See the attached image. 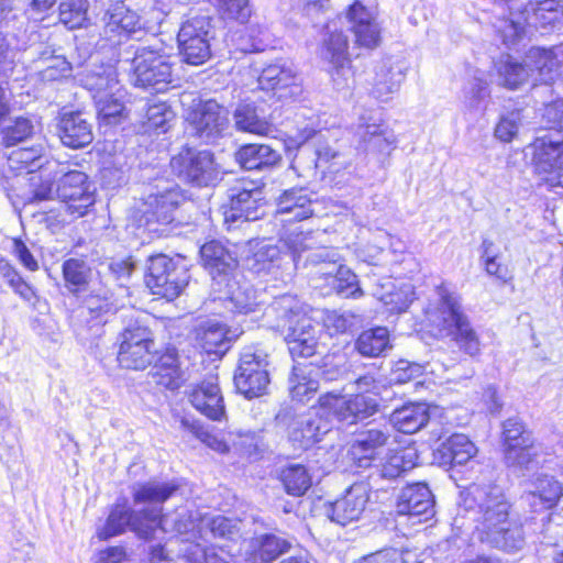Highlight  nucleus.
Returning a JSON list of instances; mask_svg holds the SVG:
<instances>
[{
    "label": "nucleus",
    "instance_id": "f257e3e1",
    "mask_svg": "<svg viewBox=\"0 0 563 563\" xmlns=\"http://www.w3.org/2000/svg\"><path fill=\"white\" fill-rule=\"evenodd\" d=\"M511 505L498 486L472 484L461 493L455 525L466 519L474 523V534L482 542L507 552L525 544L521 526L510 519Z\"/></svg>",
    "mask_w": 563,
    "mask_h": 563
},
{
    "label": "nucleus",
    "instance_id": "f03ea898",
    "mask_svg": "<svg viewBox=\"0 0 563 563\" xmlns=\"http://www.w3.org/2000/svg\"><path fill=\"white\" fill-rule=\"evenodd\" d=\"M426 322L441 338H449L465 354L474 357L481 353V340L465 314L461 297L448 284L434 289V298L423 308Z\"/></svg>",
    "mask_w": 563,
    "mask_h": 563
},
{
    "label": "nucleus",
    "instance_id": "7ed1b4c3",
    "mask_svg": "<svg viewBox=\"0 0 563 563\" xmlns=\"http://www.w3.org/2000/svg\"><path fill=\"white\" fill-rule=\"evenodd\" d=\"M285 331V340L292 358H307L320 354L322 331L307 313L306 308L295 297L284 295L273 303Z\"/></svg>",
    "mask_w": 563,
    "mask_h": 563
},
{
    "label": "nucleus",
    "instance_id": "20e7f679",
    "mask_svg": "<svg viewBox=\"0 0 563 563\" xmlns=\"http://www.w3.org/2000/svg\"><path fill=\"white\" fill-rule=\"evenodd\" d=\"M300 81L292 63L278 59L262 70L256 86L250 89L252 96L244 99V106L269 101H297L302 92Z\"/></svg>",
    "mask_w": 563,
    "mask_h": 563
},
{
    "label": "nucleus",
    "instance_id": "39448f33",
    "mask_svg": "<svg viewBox=\"0 0 563 563\" xmlns=\"http://www.w3.org/2000/svg\"><path fill=\"white\" fill-rule=\"evenodd\" d=\"M533 172L552 187L563 186V135L559 131L537 136L526 146Z\"/></svg>",
    "mask_w": 563,
    "mask_h": 563
},
{
    "label": "nucleus",
    "instance_id": "423d86ee",
    "mask_svg": "<svg viewBox=\"0 0 563 563\" xmlns=\"http://www.w3.org/2000/svg\"><path fill=\"white\" fill-rule=\"evenodd\" d=\"M189 274L184 265L173 258L158 254L151 256L145 275V284L152 294L173 300L188 285Z\"/></svg>",
    "mask_w": 563,
    "mask_h": 563
},
{
    "label": "nucleus",
    "instance_id": "0eeeda50",
    "mask_svg": "<svg viewBox=\"0 0 563 563\" xmlns=\"http://www.w3.org/2000/svg\"><path fill=\"white\" fill-rule=\"evenodd\" d=\"M174 173L183 180L198 187L214 185L220 180V168L210 151L184 146L170 159Z\"/></svg>",
    "mask_w": 563,
    "mask_h": 563
},
{
    "label": "nucleus",
    "instance_id": "6e6552de",
    "mask_svg": "<svg viewBox=\"0 0 563 563\" xmlns=\"http://www.w3.org/2000/svg\"><path fill=\"white\" fill-rule=\"evenodd\" d=\"M214 38V26L209 15H194L183 22L177 41L186 63L203 64L211 55L210 42Z\"/></svg>",
    "mask_w": 563,
    "mask_h": 563
},
{
    "label": "nucleus",
    "instance_id": "1a4fd4ad",
    "mask_svg": "<svg viewBox=\"0 0 563 563\" xmlns=\"http://www.w3.org/2000/svg\"><path fill=\"white\" fill-rule=\"evenodd\" d=\"M170 56L152 47H141L133 58L132 81L155 92L166 90L172 78Z\"/></svg>",
    "mask_w": 563,
    "mask_h": 563
},
{
    "label": "nucleus",
    "instance_id": "9d476101",
    "mask_svg": "<svg viewBox=\"0 0 563 563\" xmlns=\"http://www.w3.org/2000/svg\"><path fill=\"white\" fill-rule=\"evenodd\" d=\"M158 517L159 509L156 507L136 512L117 506L111 510L104 526L98 530V537L107 540L123 533L129 527L140 539L152 541L155 539L154 523Z\"/></svg>",
    "mask_w": 563,
    "mask_h": 563
},
{
    "label": "nucleus",
    "instance_id": "9b49d317",
    "mask_svg": "<svg viewBox=\"0 0 563 563\" xmlns=\"http://www.w3.org/2000/svg\"><path fill=\"white\" fill-rule=\"evenodd\" d=\"M267 354L252 347L245 349L234 375V384L239 393L246 398L262 396L269 384Z\"/></svg>",
    "mask_w": 563,
    "mask_h": 563
},
{
    "label": "nucleus",
    "instance_id": "f8f14e48",
    "mask_svg": "<svg viewBox=\"0 0 563 563\" xmlns=\"http://www.w3.org/2000/svg\"><path fill=\"white\" fill-rule=\"evenodd\" d=\"M320 55L331 65L330 74L338 90L350 88L353 84V71L349 58V42L343 32L338 31L335 23L327 25Z\"/></svg>",
    "mask_w": 563,
    "mask_h": 563
},
{
    "label": "nucleus",
    "instance_id": "ddd939ff",
    "mask_svg": "<svg viewBox=\"0 0 563 563\" xmlns=\"http://www.w3.org/2000/svg\"><path fill=\"white\" fill-rule=\"evenodd\" d=\"M321 415L336 418L349 424L366 419L378 410V398L366 394H356L350 398L328 393L319 398Z\"/></svg>",
    "mask_w": 563,
    "mask_h": 563
},
{
    "label": "nucleus",
    "instance_id": "4468645a",
    "mask_svg": "<svg viewBox=\"0 0 563 563\" xmlns=\"http://www.w3.org/2000/svg\"><path fill=\"white\" fill-rule=\"evenodd\" d=\"M56 192L60 208L75 218L82 217L95 202L87 176L80 170L65 173L59 179Z\"/></svg>",
    "mask_w": 563,
    "mask_h": 563
},
{
    "label": "nucleus",
    "instance_id": "2eb2a0df",
    "mask_svg": "<svg viewBox=\"0 0 563 563\" xmlns=\"http://www.w3.org/2000/svg\"><path fill=\"white\" fill-rule=\"evenodd\" d=\"M187 397L192 407L213 421L225 418V405L216 376H210L190 387Z\"/></svg>",
    "mask_w": 563,
    "mask_h": 563
},
{
    "label": "nucleus",
    "instance_id": "dca6fc26",
    "mask_svg": "<svg viewBox=\"0 0 563 563\" xmlns=\"http://www.w3.org/2000/svg\"><path fill=\"white\" fill-rule=\"evenodd\" d=\"M369 493L368 483H354L340 499L331 505V520L341 526L358 520L369 501Z\"/></svg>",
    "mask_w": 563,
    "mask_h": 563
},
{
    "label": "nucleus",
    "instance_id": "f3484780",
    "mask_svg": "<svg viewBox=\"0 0 563 563\" xmlns=\"http://www.w3.org/2000/svg\"><path fill=\"white\" fill-rule=\"evenodd\" d=\"M346 19L358 46L374 48L379 44L382 27L373 10L355 1L350 5Z\"/></svg>",
    "mask_w": 563,
    "mask_h": 563
},
{
    "label": "nucleus",
    "instance_id": "a211bd4d",
    "mask_svg": "<svg viewBox=\"0 0 563 563\" xmlns=\"http://www.w3.org/2000/svg\"><path fill=\"white\" fill-rule=\"evenodd\" d=\"M200 255L205 267L212 277L213 291L221 292L223 282L231 277L236 268V260L217 241L203 244L200 249Z\"/></svg>",
    "mask_w": 563,
    "mask_h": 563
},
{
    "label": "nucleus",
    "instance_id": "6ab92c4d",
    "mask_svg": "<svg viewBox=\"0 0 563 563\" xmlns=\"http://www.w3.org/2000/svg\"><path fill=\"white\" fill-rule=\"evenodd\" d=\"M380 122V118L373 115L371 111H366L360 118L356 134L365 151L389 154L395 147L396 136Z\"/></svg>",
    "mask_w": 563,
    "mask_h": 563
},
{
    "label": "nucleus",
    "instance_id": "aec40b11",
    "mask_svg": "<svg viewBox=\"0 0 563 563\" xmlns=\"http://www.w3.org/2000/svg\"><path fill=\"white\" fill-rule=\"evenodd\" d=\"M397 512L409 517H418L424 521L434 515V498L424 483H415L402 488L398 501Z\"/></svg>",
    "mask_w": 563,
    "mask_h": 563
},
{
    "label": "nucleus",
    "instance_id": "412c9836",
    "mask_svg": "<svg viewBox=\"0 0 563 563\" xmlns=\"http://www.w3.org/2000/svg\"><path fill=\"white\" fill-rule=\"evenodd\" d=\"M229 198V208L224 211L225 222L254 221L261 217L260 209L263 206V192L260 188L253 186L251 188L245 186L232 188Z\"/></svg>",
    "mask_w": 563,
    "mask_h": 563
},
{
    "label": "nucleus",
    "instance_id": "4be33fe9",
    "mask_svg": "<svg viewBox=\"0 0 563 563\" xmlns=\"http://www.w3.org/2000/svg\"><path fill=\"white\" fill-rule=\"evenodd\" d=\"M390 428H371L361 431L353 441L350 453L360 467H367L378 451L388 443Z\"/></svg>",
    "mask_w": 563,
    "mask_h": 563
},
{
    "label": "nucleus",
    "instance_id": "5701e85b",
    "mask_svg": "<svg viewBox=\"0 0 563 563\" xmlns=\"http://www.w3.org/2000/svg\"><path fill=\"white\" fill-rule=\"evenodd\" d=\"M291 542L277 534L263 533L251 538L245 544V559L251 563H271L287 552Z\"/></svg>",
    "mask_w": 563,
    "mask_h": 563
},
{
    "label": "nucleus",
    "instance_id": "b1692460",
    "mask_svg": "<svg viewBox=\"0 0 563 563\" xmlns=\"http://www.w3.org/2000/svg\"><path fill=\"white\" fill-rule=\"evenodd\" d=\"M218 299L224 302L227 309L239 313L255 311L258 306L253 287L245 280H238L234 275L223 282Z\"/></svg>",
    "mask_w": 563,
    "mask_h": 563
},
{
    "label": "nucleus",
    "instance_id": "393cba45",
    "mask_svg": "<svg viewBox=\"0 0 563 563\" xmlns=\"http://www.w3.org/2000/svg\"><path fill=\"white\" fill-rule=\"evenodd\" d=\"M311 194L305 188L285 190L277 201V214L282 222L302 221L310 218L314 210Z\"/></svg>",
    "mask_w": 563,
    "mask_h": 563
},
{
    "label": "nucleus",
    "instance_id": "a878e982",
    "mask_svg": "<svg viewBox=\"0 0 563 563\" xmlns=\"http://www.w3.org/2000/svg\"><path fill=\"white\" fill-rule=\"evenodd\" d=\"M104 35L112 40L135 33L142 29L139 14L123 2L112 4L103 15Z\"/></svg>",
    "mask_w": 563,
    "mask_h": 563
},
{
    "label": "nucleus",
    "instance_id": "bb28decb",
    "mask_svg": "<svg viewBox=\"0 0 563 563\" xmlns=\"http://www.w3.org/2000/svg\"><path fill=\"white\" fill-rule=\"evenodd\" d=\"M153 376L158 385L175 390L189 378L187 368L175 349H167L155 362Z\"/></svg>",
    "mask_w": 563,
    "mask_h": 563
},
{
    "label": "nucleus",
    "instance_id": "cd10ccee",
    "mask_svg": "<svg viewBox=\"0 0 563 563\" xmlns=\"http://www.w3.org/2000/svg\"><path fill=\"white\" fill-rule=\"evenodd\" d=\"M185 201L178 188H170L159 195H150L145 201L146 222L170 223L174 212Z\"/></svg>",
    "mask_w": 563,
    "mask_h": 563
},
{
    "label": "nucleus",
    "instance_id": "c85d7f7f",
    "mask_svg": "<svg viewBox=\"0 0 563 563\" xmlns=\"http://www.w3.org/2000/svg\"><path fill=\"white\" fill-rule=\"evenodd\" d=\"M159 509V517L156 519L154 527H156V533L165 532H177L179 534H189L188 539H199L197 533V525L199 519L197 516H201L200 510H190L186 507L177 508L175 512L162 516V509ZM157 537L155 536V539Z\"/></svg>",
    "mask_w": 563,
    "mask_h": 563
},
{
    "label": "nucleus",
    "instance_id": "c756f323",
    "mask_svg": "<svg viewBox=\"0 0 563 563\" xmlns=\"http://www.w3.org/2000/svg\"><path fill=\"white\" fill-rule=\"evenodd\" d=\"M562 495V485L553 476L540 475L531 483L525 499L534 511H539L554 507Z\"/></svg>",
    "mask_w": 563,
    "mask_h": 563
},
{
    "label": "nucleus",
    "instance_id": "7c9ffc66",
    "mask_svg": "<svg viewBox=\"0 0 563 563\" xmlns=\"http://www.w3.org/2000/svg\"><path fill=\"white\" fill-rule=\"evenodd\" d=\"M59 137L64 145L80 148L92 142L91 125L80 111L65 113L59 121Z\"/></svg>",
    "mask_w": 563,
    "mask_h": 563
},
{
    "label": "nucleus",
    "instance_id": "2f4dec72",
    "mask_svg": "<svg viewBox=\"0 0 563 563\" xmlns=\"http://www.w3.org/2000/svg\"><path fill=\"white\" fill-rule=\"evenodd\" d=\"M526 66L530 73L533 86L549 85L559 75V60L552 49L532 47L526 55Z\"/></svg>",
    "mask_w": 563,
    "mask_h": 563
},
{
    "label": "nucleus",
    "instance_id": "473e14b6",
    "mask_svg": "<svg viewBox=\"0 0 563 563\" xmlns=\"http://www.w3.org/2000/svg\"><path fill=\"white\" fill-rule=\"evenodd\" d=\"M437 453L443 466L465 465L476 456L477 448L466 435L455 433L440 445Z\"/></svg>",
    "mask_w": 563,
    "mask_h": 563
},
{
    "label": "nucleus",
    "instance_id": "72a5a7b5",
    "mask_svg": "<svg viewBox=\"0 0 563 563\" xmlns=\"http://www.w3.org/2000/svg\"><path fill=\"white\" fill-rule=\"evenodd\" d=\"M217 108H188L185 114L186 121L191 126L192 133L210 140L218 135L227 124V118L220 115Z\"/></svg>",
    "mask_w": 563,
    "mask_h": 563
},
{
    "label": "nucleus",
    "instance_id": "f704fd0d",
    "mask_svg": "<svg viewBox=\"0 0 563 563\" xmlns=\"http://www.w3.org/2000/svg\"><path fill=\"white\" fill-rule=\"evenodd\" d=\"M374 296L388 311L400 313L406 311L413 301L415 290L413 286L409 283H404L397 287L394 282L386 280L376 288Z\"/></svg>",
    "mask_w": 563,
    "mask_h": 563
},
{
    "label": "nucleus",
    "instance_id": "c9c22d12",
    "mask_svg": "<svg viewBox=\"0 0 563 563\" xmlns=\"http://www.w3.org/2000/svg\"><path fill=\"white\" fill-rule=\"evenodd\" d=\"M429 421V408L423 402H412L393 411L390 422L399 432L415 433Z\"/></svg>",
    "mask_w": 563,
    "mask_h": 563
},
{
    "label": "nucleus",
    "instance_id": "e433bc0d",
    "mask_svg": "<svg viewBox=\"0 0 563 563\" xmlns=\"http://www.w3.org/2000/svg\"><path fill=\"white\" fill-rule=\"evenodd\" d=\"M318 274L330 279L331 287L344 297L360 298L363 296L356 275L346 266L336 265L335 261L325 264L318 271Z\"/></svg>",
    "mask_w": 563,
    "mask_h": 563
},
{
    "label": "nucleus",
    "instance_id": "4c0bfd02",
    "mask_svg": "<svg viewBox=\"0 0 563 563\" xmlns=\"http://www.w3.org/2000/svg\"><path fill=\"white\" fill-rule=\"evenodd\" d=\"M178 485L173 482H147L143 484H135L132 488L133 500L135 505L151 504L154 507L161 508V505L175 494Z\"/></svg>",
    "mask_w": 563,
    "mask_h": 563
},
{
    "label": "nucleus",
    "instance_id": "58836bf2",
    "mask_svg": "<svg viewBox=\"0 0 563 563\" xmlns=\"http://www.w3.org/2000/svg\"><path fill=\"white\" fill-rule=\"evenodd\" d=\"M236 162L247 170L262 169L275 165L280 155L265 144H247L235 154Z\"/></svg>",
    "mask_w": 563,
    "mask_h": 563
},
{
    "label": "nucleus",
    "instance_id": "ea45409f",
    "mask_svg": "<svg viewBox=\"0 0 563 563\" xmlns=\"http://www.w3.org/2000/svg\"><path fill=\"white\" fill-rule=\"evenodd\" d=\"M404 74L400 68L394 67L389 62H383L377 66L372 93L382 101L388 102L390 95L399 88Z\"/></svg>",
    "mask_w": 563,
    "mask_h": 563
},
{
    "label": "nucleus",
    "instance_id": "a19ab883",
    "mask_svg": "<svg viewBox=\"0 0 563 563\" xmlns=\"http://www.w3.org/2000/svg\"><path fill=\"white\" fill-rule=\"evenodd\" d=\"M329 430L327 423H322L320 419L302 417L292 423L289 437L300 448L307 449L320 441L321 437L328 433Z\"/></svg>",
    "mask_w": 563,
    "mask_h": 563
},
{
    "label": "nucleus",
    "instance_id": "79ce46f5",
    "mask_svg": "<svg viewBox=\"0 0 563 563\" xmlns=\"http://www.w3.org/2000/svg\"><path fill=\"white\" fill-rule=\"evenodd\" d=\"M355 347L363 356H380L391 349L389 331L384 327L366 330L357 338Z\"/></svg>",
    "mask_w": 563,
    "mask_h": 563
},
{
    "label": "nucleus",
    "instance_id": "37998d69",
    "mask_svg": "<svg viewBox=\"0 0 563 563\" xmlns=\"http://www.w3.org/2000/svg\"><path fill=\"white\" fill-rule=\"evenodd\" d=\"M198 342L208 354H223L230 346V338L224 325L207 322L201 325L197 335Z\"/></svg>",
    "mask_w": 563,
    "mask_h": 563
},
{
    "label": "nucleus",
    "instance_id": "c03bdc74",
    "mask_svg": "<svg viewBox=\"0 0 563 563\" xmlns=\"http://www.w3.org/2000/svg\"><path fill=\"white\" fill-rule=\"evenodd\" d=\"M418 454L415 449L406 448L389 454L378 470V475L382 478L395 479L402 473L416 466Z\"/></svg>",
    "mask_w": 563,
    "mask_h": 563
},
{
    "label": "nucleus",
    "instance_id": "a18cd8bd",
    "mask_svg": "<svg viewBox=\"0 0 563 563\" xmlns=\"http://www.w3.org/2000/svg\"><path fill=\"white\" fill-rule=\"evenodd\" d=\"M197 533L199 539L208 540L209 536L213 538H231L236 532V523L223 516H209L202 514L197 516Z\"/></svg>",
    "mask_w": 563,
    "mask_h": 563
},
{
    "label": "nucleus",
    "instance_id": "49530a36",
    "mask_svg": "<svg viewBox=\"0 0 563 563\" xmlns=\"http://www.w3.org/2000/svg\"><path fill=\"white\" fill-rule=\"evenodd\" d=\"M279 479L285 492L295 497L305 495L312 484L308 470L301 464H291L284 467Z\"/></svg>",
    "mask_w": 563,
    "mask_h": 563
},
{
    "label": "nucleus",
    "instance_id": "de8ad7c7",
    "mask_svg": "<svg viewBox=\"0 0 563 563\" xmlns=\"http://www.w3.org/2000/svg\"><path fill=\"white\" fill-rule=\"evenodd\" d=\"M63 276L68 290L73 294H79L87 290L91 269L85 261L69 258L63 264Z\"/></svg>",
    "mask_w": 563,
    "mask_h": 563
},
{
    "label": "nucleus",
    "instance_id": "09e8293b",
    "mask_svg": "<svg viewBox=\"0 0 563 563\" xmlns=\"http://www.w3.org/2000/svg\"><path fill=\"white\" fill-rule=\"evenodd\" d=\"M0 129L3 143L13 146L32 135L34 126L30 119L16 117L14 119L0 113Z\"/></svg>",
    "mask_w": 563,
    "mask_h": 563
},
{
    "label": "nucleus",
    "instance_id": "8fccbe9b",
    "mask_svg": "<svg viewBox=\"0 0 563 563\" xmlns=\"http://www.w3.org/2000/svg\"><path fill=\"white\" fill-rule=\"evenodd\" d=\"M528 68L526 59L523 63H518L510 56L503 57L497 64V71L501 82L509 89H516L531 78Z\"/></svg>",
    "mask_w": 563,
    "mask_h": 563
},
{
    "label": "nucleus",
    "instance_id": "3c124183",
    "mask_svg": "<svg viewBox=\"0 0 563 563\" xmlns=\"http://www.w3.org/2000/svg\"><path fill=\"white\" fill-rule=\"evenodd\" d=\"M235 125L239 130L265 135L271 132V121L257 113V108H236L234 112Z\"/></svg>",
    "mask_w": 563,
    "mask_h": 563
},
{
    "label": "nucleus",
    "instance_id": "603ef678",
    "mask_svg": "<svg viewBox=\"0 0 563 563\" xmlns=\"http://www.w3.org/2000/svg\"><path fill=\"white\" fill-rule=\"evenodd\" d=\"M284 257L280 255L278 246L273 244L262 245L252 257L247 258V266L254 273H271L274 268L280 266Z\"/></svg>",
    "mask_w": 563,
    "mask_h": 563
},
{
    "label": "nucleus",
    "instance_id": "864d4df0",
    "mask_svg": "<svg viewBox=\"0 0 563 563\" xmlns=\"http://www.w3.org/2000/svg\"><path fill=\"white\" fill-rule=\"evenodd\" d=\"M154 346L134 345L120 347L118 362L124 368L145 369L153 361Z\"/></svg>",
    "mask_w": 563,
    "mask_h": 563
},
{
    "label": "nucleus",
    "instance_id": "5fc2aeb1",
    "mask_svg": "<svg viewBox=\"0 0 563 563\" xmlns=\"http://www.w3.org/2000/svg\"><path fill=\"white\" fill-rule=\"evenodd\" d=\"M42 154L41 146L20 147L8 155V165L13 170L26 169L32 173L42 167Z\"/></svg>",
    "mask_w": 563,
    "mask_h": 563
},
{
    "label": "nucleus",
    "instance_id": "6e6d98bb",
    "mask_svg": "<svg viewBox=\"0 0 563 563\" xmlns=\"http://www.w3.org/2000/svg\"><path fill=\"white\" fill-rule=\"evenodd\" d=\"M523 124V114L520 108L507 109L499 115L495 126V136L505 143L511 142Z\"/></svg>",
    "mask_w": 563,
    "mask_h": 563
},
{
    "label": "nucleus",
    "instance_id": "4d7b16f0",
    "mask_svg": "<svg viewBox=\"0 0 563 563\" xmlns=\"http://www.w3.org/2000/svg\"><path fill=\"white\" fill-rule=\"evenodd\" d=\"M87 0H64L59 4V20L70 30L84 26L87 20Z\"/></svg>",
    "mask_w": 563,
    "mask_h": 563
},
{
    "label": "nucleus",
    "instance_id": "13d9d810",
    "mask_svg": "<svg viewBox=\"0 0 563 563\" xmlns=\"http://www.w3.org/2000/svg\"><path fill=\"white\" fill-rule=\"evenodd\" d=\"M280 242L291 253V261L297 262V258L306 250L312 249L316 244L314 238L310 232H303L298 228L285 231L280 236Z\"/></svg>",
    "mask_w": 563,
    "mask_h": 563
},
{
    "label": "nucleus",
    "instance_id": "bf43d9fd",
    "mask_svg": "<svg viewBox=\"0 0 563 563\" xmlns=\"http://www.w3.org/2000/svg\"><path fill=\"white\" fill-rule=\"evenodd\" d=\"M503 440L504 450H507L519 445L527 446L533 438L521 421L510 418L504 422Z\"/></svg>",
    "mask_w": 563,
    "mask_h": 563
},
{
    "label": "nucleus",
    "instance_id": "052dcab7",
    "mask_svg": "<svg viewBox=\"0 0 563 563\" xmlns=\"http://www.w3.org/2000/svg\"><path fill=\"white\" fill-rule=\"evenodd\" d=\"M216 3L222 18L240 24L247 23L253 12L250 0H216Z\"/></svg>",
    "mask_w": 563,
    "mask_h": 563
},
{
    "label": "nucleus",
    "instance_id": "680f3d73",
    "mask_svg": "<svg viewBox=\"0 0 563 563\" xmlns=\"http://www.w3.org/2000/svg\"><path fill=\"white\" fill-rule=\"evenodd\" d=\"M504 455L505 462L509 467L528 470L534 463L538 455V450L534 446V442L532 441L527 446L519 445L504 450Z\"/></svg>",
    "mask_w": 563,
    "mask_h": 563
},
{
    "label": "nucleus",
    "instance_id": "e2e57ef3",
    "mask_svg": "<svg viewBox=\"0 0 563 563\" xmlns=\"http://www.w3.org/2000/svg\"><path fill=\"white\" fill-rule=\"evenodd\" d=\"M245 31L247 41L239 44V48L242 52H262L271 45V32L266 25L251 24Z\"/></svg>",
    "mask_w": 563,
    "mask_h": 563
},
{
    "label": "nucleus",
    "instance_id": "0e129e2a",
    "mask_svg": "<svg viewBox=\"0 0 563 563\" xmlns=\"http://www.w3.org/2000/svg\"><path fill=\"white\" fill-rule=\"evenodd\" d=\"M184 558L188 563H229L216 548L203 549L198 543H190L184 550Z\"/></svg>",
    "mask_w": 563,
    "mask_h": 563
},
{
    "label": "nucleus",
    "instance_id": "69168bd1",
    "mask_svg": "<svg viewBox=\"0 0 563 563\" xmlns=\"http://www.w3.org/2000/svg\"><path fill=\"white\" fill-rule=\"evenodd\" d=\"M114 86H117V82H113V80L108 77L98 76L96 78V84L89 86L90 90L96 88L92 95L96 106H123L112 93Z\"/></svg>",
    "mask_w": 563,
    "mask_h": 563
},
{
    "label": "nucleus",
    "instance_id": "338daca9",
    "mask_svg": "<svg viewBox=\"0 0 563 563\" xmlns=\"http://www.w3.org/2000/svg\"><path fill=\"white\" fill-rule=\"evenodd\" d=\"M323 376L325 379H333V376L321 366L313 363H297L294 365L288 382L308 383L310 380H318Z\"/></svg>",
    "mask_w": 563,
    "mask_h": 563
},
{
    "label": "nucleus",
    "instance_id": "774afa93",
    "mask_svg": "<svg viewBox=\"0 0 563 563\" xmlns=\"http://www.w3.org/2000/svg\"><path fill=\"white\" fill-rule=\"evenodd\" d=\"M536 4L534 18L543 25L552 24L559 20V13L563 9V0H532Z\"/></svg>",
    "mask_w": 563,
    "mask_h": 563
}]
</instances>
